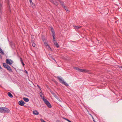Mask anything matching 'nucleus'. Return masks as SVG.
<instances>
[{
    "mask_svg": "<svg viewBox=\"0 0 122 122\" xmlns=\"http://www.w3.org/2000/svg\"><path fill=\"white\" fill-rule=\"evenodd\" d=\"M57 78L61 83L65 85L66 86H69L68 84L64 81L63 80L61 79L62 78L61 77H60L59 76H58L57 77Z\"/></svg>",
    "mask_w": 122,
    "mask_h": 122,
    "instance_id": "1",
    "label": "nucleus"
},
{
    "mask_svg": "<svg viewBox=\"0 0 122 122\" xmlns=\"http://www.w3.org/2000/svg\"><path fill=\"white\" fill-rule=\"evenodd\" d=\"M43 100L44 103L49 108H51L52 106L50 103L46 99L43 98Z\"/></svg>",
    "mask_w": 122,
    "mask_h": 122,
    "instance_id": "2",
    "label": "nucleus"
},
{
    "mask_svg": "<svg viewBox=\"0 0 122 122\" xmlns=\"http://www.w3.org/2000/svg\"><path fill=\"white\" fill-rule=\"evenodd\" d=\"M6 63L7 64L10 65H11L13 63V61L10 59H6Z\"/></svg>",
    "mask_w": 122,
    "mask_h": 122,
    "instance_id": "3",
    "label": "nucleus"
},
{
    "mask_svg": "<svg viewBox=\"0 0 122 122\" xmlns=\"http://www.w3.org/2000/svg\"><path fill=\"white\" fill-rule=\"evenodd\" d=\"M57 0H50V1L53 4L56 6L58 5V3L57 2Z\"/></svg>",
    "mask_w": 122,
    "mask_h": 122,
    "instance_id": "4",
    "label": "nucleus"
},
{
    "mask_svg": "<svg viewBox=\"0 0 122 122\" xmlns=\"http://www.w3.org/2000/svg\"><path fill=\"white\" fill-rule=\"evenodd\" d=\"M2 110V112L8 113L9 112H10V110L9 109L5 107H3V109Z\"/></svg>",
    "mask_w": 122,
    "mask_h": 122,
    "instance_id": "5",
    "label": "nucleus"
},
{
    "mask_svg": "<svg viewBox=\"0 0 122 122\" xmlns=\"http://www.w3.org/2000/svg\"><path fill=\"white\" fill-rule=\"evenodd\" d=\"M25 104V102L22 100H20L18 102V104L21 106H23Z\"/></svg>",
    "mask_w": 122,
    "mask_h": 122,
    "instance_id": "6",
    "label": "nucleus"
},
{
    "mask_svg": "<svg viewBox=\"0 0 122 122\" xmlns=\"http://www.w3.org/2000/svg\"><path fill=\"white\" fill-rule=\"evenodd\" d=\"M7 66L6 67V69L9 71L12 72V70L10 67L8 65H7Z\"/></svg>",
    "mask_w": 122,
    "mask_h": 122,
    "instance_id": "7",
    "label": "nucleus"
},
{
    "mask_svg": "<svg viewBox=\"0 0 122 122\" xmlns=\"http://www.w3.org/2000/svg\"><path fill=\"white\" fill-rule=\"evenodd\" d=\"M29 0V1L31 6H32L33 8L35 7V4L32 2V0Z\"/></svg>",
    "mask_w": 122,
    "mask_h": 122,
    "instance_id": "8",
    "label": "nucleus"
},
{
    "mask_svg": "<svg viewBox=\"0 0 122 122\" xmlns=\"http://www.w3.org/2000/svg\"><path fill=\"white\" fill-rule=\"evenodd\" d=\"M57 0V1H58L60 2L62 7H63L64 6H65V5L64 3V2L63 1H61L60 0Z\"/></svg>",
    "mask_w": 122,
    "mask_h": 122,
    "instance_id": "9",
    "label": "nucleus"
},
{
    "mask_svg": "<svg viewBox=\"0 0 122 122\" xmlns=\"http://www.w3.org/2000/svg\"><path fill=\"white\" fill-rule=\"evenodd\" d=\"M51 30L52 34V36H55V34L54 30L53 28L52 27H51Z\"/></svg>",
    "mask_w": 122,
    "mask_h": 122,
    "instance_id": "10",
    "label": "nucleus"
},
{
    "mask_svg": "<svg viewBox=\"0 0 122 122\" xmlns=\"http://www.w3.org/2000/svg\"><path fill=\"white\" fill-rule=\"evenodd\" d=\"M73 27L75 29H79L80 28H81L82 26H81L80 25H79V26H75V25H73Z\"/></svg>",
    "mask_w": 122,
    "mask_h": 122,
    "instance_id": "11",
    "label": "nucleus"
},
{
    "mask_svg": "<svg viewBox=\"0 0 122 122\" xmlns=\"http://www.w3.org/2000/svg\"><path fill=\"white\" fill-rule=\"evenodd\" d=\"M53 42L54 43V44H55L56 43H57V42L56 41V40H55V36H53Z\"/></svg>",
    "mask_w": 122,
    "mask_h": 122,
    "instance_id": "12",
    "label": "nucleus"
},
{
    "mask_svg": "<svg viewBox=\"0 0 122 122\" xmlns=\"http://www.w3.org/2000/svg\"><path fill=\"white\" fill-rule=\"evenodd\" d=\"M33 114L35 115H38L39 113L36 110H34L33 112Z\"/></svg>",
    "mask_w": 122,
    "mask_h": 122,
    "instance_id": "13",
    "label": "nucleus"
},
{
    "mask_svg": "<svg viewBox=\"0 0 122 122\" xmlns=\"http://www.w3.org/2000/svg\"><path fill=\"white\" fill-rule=\"evenodd\" d=\"M84 72L86 73H91L90 71L88 70L84 69Z\"/></svg>",
    "mask_w": 122,
    "mask_h": 122,
    "instance_id": "14",
    "label": "nucleus"
},
{
    "mask_svg": "<svg viewBox=\"0 0 122 122\" xmlns=\"http://www.w3.org/2000/svg\"><path fill=\"white\" fill-rule=\"evenodd\" d=\"M23 99L26 102H28L29 101V99L26 97H23Z\"/></svg>",
    "mask_w": 122,
    "mask_h": 122,
    "instance_id": "15",
    "label": "nucleus"
},
{
    "mask_svg": "<svg viewBox=\"0 0 122 122\" xmlns=\"http://www.w3.org/2000/svg\"><path fill=\"white\" fill-rule=\"evenodd\" d=\"M7 94L8 96L11 98H12L13 97L12 95L10 92H8L7 93Z\"/></svg>",
    "mask_w": 122,
    "mask_h": 122,
    "instance_id": "16",
    "label": "nucleus"
},
{
    "mask_svg": "<svg viewBox=\"0 0 122 122\" xmlns=\"http://www.w3.org/2000/svg\"><path fill=\"white\" fill-rule=\"evenodd\" d=\"M20 61L22 65L23 66H25V64L23 62L22 58L21 57H20Z\"/></svg>",
    "mask_w": 122,
    "mask_h": 122,
    "instance_id": "17",
    "label": "nucleus"
},
{
    "mask_svg": "<svg viewBox=\"0 0 122 122\" xmlns=\"http://www.w3.org/2000/svg\"><path fill=\"white\" fill-rule=\"evenodd\" d=\"M0 53L2 55H4V53L3 51H2V49L0 47Z\"/></svg>",
    "mask_w": 122,
    "mask_h": 122,
    "instance_id": "18",
    "label": "nucleus"
},
{
    "mask_svg": "<svg viewBox=\"0 0 122 122\" xmlns=\"http://www.w3.org/2000/svg\"><path fill=\"white\" fill-rule=\"evenodd\" d=\"M53 95L54 96V97H55L57 99L58 98V97H57V96L56 95V94L54 93H52Z\"/></svg>",
    "mask_w": 122,
    "mask_h": 122,
    "instance_id": "19",
    "label": "nucleus"
},
{
    "mask_svg": "<svg viewBox=\"0 0 122 122\" xmlns=\"http://www.w3.org/2000/svg\"><path fill=\"white\" fill-rule=\"evenodd\" d=\"M48 55L50 57H52V59H53V60H54V61H55L56 62V61L55 59H54V58H53V57H52V56L51 54H48Z\"/></svg>",
    "mask_w": 122,
    "mask_h": 122,
    "instance_id": "20",
    "label": "nucleus"
},
{
    "mask_svg": "<svg viewBox=\"0 0 122 122\" xmlns=\"http://www.w3.org/2000/svg\"><path fill=\"white\" fill-rule=\"evenodd\" d=\"M3 65L4 67L5 68H6V67L7 66V65H8L6 64L5 63H3Z\"/></svg>",
    "mask_w": 122,
    "mask_h": 122,
    "instance_id": "21",
    "label": "nucleus"
},
{
    "mask_svg": "<svg viewBox=\"0 0 122 122\" xmlns=\"http://www.w3.org/2000/svg\"><path fill=\"white\" fill-rule=\"evenodd\" d=\"M84 69H80L79 72H84Z\"/></svg>",
    "mask_w": 122,
    "mask_h": 122,
    "instance_id": "22",
    "label": "nucleus"
},
{
    "mask_svg": "<svg viewBox=\"0 0 122 122\" xmlns=\"http://www.w3.org/2000/svg\"><path fill=\"white\" fill-rule=\"evenodd\" d=\"M74 69L78 71H79L80 70V68H79L77 67H75L74 68Z\"/></svg>",
    "mask_w": 122,
    "mask_h": 122,
    "instance_id": "23",
    "label": "nucleus"
},
{
    "mask_svg": "<svg viewBox=\"0 0 122 122\" xmlns=\"http://www.w3.org/2000/svg\"><path fill=\"white\" fill-rule=\"evenodd\" d=\"M54 45H55L56 47L57 48H58V47H59V46L58 44L57 43H56V44H54Z\"/></svg>",
    "mask_w": 122,
    "mask_h": 122,
    "instance_id": "24",
    "label": "nucleus"
},
{
    "mask_svg": "<svg viewBox=\"0 0 122 122\" xmlns=\"http://www.w3.org/2000/svg\"><path fill=\"white\" fill-rule=\"evenodd\" d=\"M3 107H0V112H2Z\"/></svg>",
    "mask_w": 122,
    "mask_h": 122,
    "instance_id": "25",
    "label": "nucleus"
},
{
    "mask_svg": "<svg viewBox=\"0 0 122 122\" xmlns=\"http://www.w3.org/2000/svg\"><path fill=\"white\" fill-rule=\"evenodd\" d=\"M63 7L65 9L66 11L67 9H68L67 7L65 6H64Z\"/></svg>",
    "mask_w": 122,
    "mask_h": 122,
    "instance_id": "26",
    "label": "nucleus"
},
{
    "mask_svg": "<svg viewBox=\"0 0 122 122\" xmlns=\"http://www.w3.org/2000/svg\"><path fill=\"white\" fill-rule=\"evenodd\" d=\"M40 120L41 121V122H46L44 120L42 119H40Z\"/></svg>",
    "mask_w": 122,
    "mask_h": 122,
    "instance_id": "27",
    "label": "nucleus"
},
{
    "mask_svg": "<svg viewBox=\"0 0 122 122\" xmlns=\"http://www.w3.org/2000/svg\"><path fill=\"white\" fill-rule=\"evenodd\" d=\"M63 118V119H65L66 120V121H68V122L70 121L68 119H67L66 118H64V117Z\"/></svg>",
    "mask_w": 122,
    "mask_h": 122,
    "instance_id": "28",
    "label": "nucleus"
},
{
    "mask_svg": "<svg viewBox=\"0 0 122 122\" xmlns=\"http://www.w3.org/2000/svg\"><path fill=\"white\" fill-rule=\"evenodd\" d=\"M57 99L60 102H62V101L60 100V99L58 97V98Z\"/></svg>",
    "mask_w": 122,
    "mask_h": 122,
    "instance_id": "29",
    "label": "nucleus"
},
{
    "mask_svg": "<svg viewBox=\"0 0 122 122\" xmlns=\"http://www.w3.org/2000/svg\"><path fill=\"white\" fill-rule=\"evenodd\" d=\"M44 44L46 46V47L48 45L47 43L46 42H44Z\"/></svg>",
    "mask_w": 122,
    "mask_h": 122,
    "instance_id": "30",
    "label": "nucleus"
},
{
    "mask_svg": "<svg viewBox=\"0 0 122 122\" xmlns=\"http://www.w3.org/2000/svg\"><path fill=\"white\" fill-rule=\"evenodd\" d=\"M46 47H47V48H48V49H49L51 47H50V46L49 45H48L47 46H46Z\"/></svg>",
    "mask_w": 122,
    "mask_h": 122,
    "instance_id": "31",
    "label": "nucleus"
},
{
    "mask_svg": "<svg viewBox=\"0 0 122 122\" xmlns=\"http://www.w3.org/2000/svg\"><path fill=\"white\" fill-rule=\"evenodd\" d=\"M32 46L33 47H35V44L34 43H33L32 44Z\"/></svg>",
    "mask_w": 122,
    "mask_h": 122,
    "instance_id": "32",
    "label": "nucleus"
},
{
    "mask_svg": "<svg viewBox=\"0 0 122 122\" xmlns=\"http://www.w3.org/2000/svg\"><path fill=\"white\" fill-rule=\"evenodd\" d=\"M25 73H26L27 74H28V73L27 71L26 70H25L24 71Z\"/></svg>",
    "mask_w": 122,
    "mask_h": 122,
    "instance_id": "33",
    "label": "nucleus"
},
{
    "mask_svg": "<svg viewBox=\"0 0 122 122\" xmlns=\"http://www.w3.org/2000/svg\"><path fill=\"white\" fill-rule=\"evenodd\" d=\"M92 117L93 121H94V122H96L95 121V120L93 118V117Z\"/></svg>",
    "mask_w": 122,
    "mask_h": 122,
    "instance_id": "34",
    "label": "nucleus"
},
{
    "mask_svg": "<svg viewBox=\"0 0 122 122\" xmlns=\"http://www.w3.org/2000/svg\"><path fill=\"white\" fill-rule=\"evenodd\" d=\"M49 50H50L51 51H52V50L51 47L49 49Z\"/></svg>",
    "mask_w": 122,
    "mask_h": 122,
    "instance_id": "35",
    "label": "nucleus"
},
{
    "mask_svg": "<svg viewBox=\"0 0 122 122\" xmlns=\"http://www.w3.org/2000/svg\"><path fill=\"white\" fill-rule=\"evenodd\" d=\"M66 11L68 13H69V10H68V9H67V10H66Z\"/></svg>",
    "mask_w": 122,
    "mask_h": 122,
    "instance_id": "36",
    "label": "nucleus"
},
{
    "mask_svg": "<svg viewBox=\"0 0 122 122\" xmlns=\"http://www.w3.org/2000/svg\"><path fill=\"white\" fill-rule=\"evenodd\" d=\"M0 58H1V59L2 58V56H1V55L0 54Z\"/></svg>",
    "mask_w": 122,
    "mask_h": 122,
    "instance_id": "37",
    "label": "nucleus"
},
{
    "mask_svg": "<svg viewBox=\"0 0 122 122\" xmlns=\"http://www.w3.org/2000/svg\"><path fill=\"white\" fill-rule=\"evenodd\" d=\"M37 86H38V87L39 88H40V86L38 85H37Z\"/></svg>",
    "mask_w": 122,
    "mask_h": 122,
    "instance_id": "38",
    "label": "nucleus"
},
{
    "mask_svg": "<svg viewBox=\"0 0 122 122\" xmlns=\"http://www.w3.org/2000/svg\"><path fill=\"white\" fill-rule=\"evenodd\" d=\"M56 122H61L59 120H58Z\"/></svg>",
    "mask_w": 122,
    "mask_h": 122,
    "instance_id": "39",
    "label": "nucleus"
},
{
    "mask_svg": "<svg viewBox=\"0 0 122 122\" xmlns=\"http://www.w3.org/2000/svg\"><path fill=\"white\" fill-rule=\"evenodd\" d=\"M119 67L122 68V66H121L120 67Z\"/></svg>",
    "mask_w": 122,
    "mask_h": 122,
    "instance_id": "40",
    "label": "nucleus"
},
{
    "mask_svg": "<svg viewBox=\"0 0 122 122\" xmlns=\"http://www.w3.org/2000/svg\"><path fill=\"white\" fill-rule=\"evenodd\" d=\"M69 122H71V121H70Z\"/></svg>",
    "mask_w": 122,
    "mask_h": 122,
    "instance_id": "41",
    "label": "nucleus"
}]
</instances>
